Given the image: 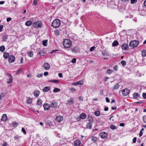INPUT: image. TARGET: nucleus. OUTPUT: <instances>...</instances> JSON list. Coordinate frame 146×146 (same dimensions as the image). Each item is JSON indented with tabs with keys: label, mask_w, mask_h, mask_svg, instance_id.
<instances>
[{
	"label": "nucleus",
	"mask_w": 146,
	"mask_h": 146,
	"mask_svg": "<svg viewBox=\"0 0 146 146\" xmlns=\"http://www.w3.org/2000/svg\"><path fill=\"white\" fill-rule=\"evenodd\" d=\"M109 79V78L108 77H106L105 78V79L104 80V81L105 82H106V81H107V79Z\"/></svg>",
	"instance_id": "nucleus-63"
},
{
	"label": "nucleus",
	"mask_w": 146,
	"mask_h": 146,
	"mask_svg": "<svg viewBox=\"0 0 146 146\" xmlns=\"http://www.w3.org/2000/svg\"><path fill=\"white\" fill-rule=\"evenodd\" d=\"M102 54L104 56H109V52L106 50H105L104 51L102 52Z\"/></svg>",
	"instance_id": "nucleus-19"
},
{
	"label": "nucleus",
	"mask_w": 146,
	"mask_h": 146,
	"mask_svg": "<svg viewBox=\"0 0 146 146\" xmlns=\"http://www.w3.org/2000/svg\"><path fill=\"white\" fill-rule=\"evenodd\" d=\"M5 48L4 46H1L0 47V51L1 52H4L5 50Z\"/></svg>",
	"instance_id": "nucleus-36"
},
{
	"label": "nucleus",
	"mask_w": 146,
	"mask_h": 146,
	"mask_svg": "<svg viewBox=\"0 0 146 146\" xmlns=\"http://www.w3.org/2000/svg\"><path fill=\"white\" fill-rule=\"evenodd\" d=\"M63 44L65 48H68L71 45L72 42L69 39H66L63 41Z\"/></svg>",
	"instance_id": "nucleus-2"
},
{
	"label": "nucleus",
	"mask_w": 146,
	"mask_h": 146,
	"mask_svg": "<svg viewBox=\"0 0 146 146\" xmlns=\"http://www.w3.org/2000/svg\"><path fill=\"white\" fill-rule=\"evenodd\" d=\"M42 25V22L40 21H37L33 23V26L35 28H41Z\"/></svg>",
	"instance_id": "nucleus-3"
},
{
	"label": "nucleus",
	"mask_w": 146,
	"mask_h": 146,
	"mask_svg": "<svg viewBox=\"0 0 146 146\" xmlns=\"http://www.w3.org/2000/svg\"><path fill=\"white\" fill-rule=\"evenodd\" d=\"M42 103V100L40 99H38L37 101L36 105L40 106L41 105Z\"/></svg>",
	"instance_id": "nucleus-23"
},
{
	"label": "nucleus",
	"mask_w": 146,
	"mask_h": 146,
	"mask_svg": "<svg viewBox=\"0 0 146 146\" xmlns=\"http://www.w3.org/2000/svg\"><path fill=\"white\" fill-rule=\"evenodd\" d=\"M11 19V18L10 17H9L7 19V22H9Z\"/></svg>",
	"instance_id": "nucleus-61"
},
{
	"label": "nucleus",
	"mask_w": 146,
	"mask_h": 146,
	"mask_svg": "<svg viewBox=\"0 0 146 146\" xmlns=\"http://www.w3.org/2000/svg\"><path fill=\"white\" fill-rule=\"evenodd\" d=\"M78 100L80 101H82L83 100V98L82 96L79 97Z\"/></svg>",
	"instance_id": "nucleus-55"
},
{
	"label": "nucleus",
	"mask_w": 146,
	"mask_h": 146,
	"mask_svg": "<svg viewBox=\"0 0 146 146\" xmlns=\"http://www.w3.org/2000/svg\"><path fill=\"white\" fill-rule=\"evenodd\" d=\"M15 60V57L13 55L10 56L9 58V61L10 63H12Z\"/></svg>",
	"instance_id": "nucleus-11"
},
{
	"label": "nucleus",
	"mask_w": 146,
	"mask_h": 146,
	"mask_svg": "<svg viewBox=\"0 0 146 146\" xmlns=\"http://www.w3.org/2000/svg\"><path fill=\"white\" fill-rule=\"evenodd\" d=\"M43 66L44 69L46 70H49L50 67V65L47 62H45Z\"/></svg>",
	"instance_id": "nucleus-10"
},
{
	"label": "nucleus",
	"mask_w": 146,
	"mask_h": 146,
	"mask_svg": "<svg viewBox=\"0 0 146 146\" xmlns=\"http://www.w3.org/2000/svg\"><path fill=\"white\" fill-rule=\"evenodd\" d=\"M43 107L45 110H48L50 107V104L45 103L43 105Z\"/></svg>",
	"instance_id": "nucleus-13"
},
{
	"label": "nucleus",
	"mask_w": 146,
	"mask_h": 146,
	"mask_svg": "<svg viewBox=\"0 0 146 146\" xmlns=\"http://www.w3.org/2000/svg\"><path fill=\"white\" fill-rule=\"evenodd\" d=\"M74 103V100L72 98H70L68 100L67 102V104L69 105H71Z\"/></svg>",
	"instance_id": "nucleus-17"
},
{
	"label": "nucleus",
	"mask_w": 146,
	"mask_h": 146,
	"mask_svg": "<svg viewBox=\"0 0 146 146\" xmlns=\"http://www.w3.org/2000/svg\"><path fill=\"white\" fill-rule=\"evenodd\" d=\"M86 117V114L84 113H82L80 115V117L82 119H85Z\"/></svg>",
	"instance_id": "nucleus-24"
},
{
	"label": "nucleus",
	"mask_w": 146,
	"mask_h": 146,
	"mask_svg": "<svg viewBox=\"0 0 146 146\" xmlns=\"http://www.w3.org/2000/svg\"><path fill=\"white\" fill-rule=\"evenodd\" d=\"M58 76L60 78H62V73H59L58 74Z\"/></svg>",
	"instance_id": "nucleus-62"
},
{
	"label": "nucleus",
	"mask_w": 146,
	"mask_h": 146,
	"mask_svg": "<svg viewBox=\"0 0 146 146\" xmlns=\"http://www.w3.org/2000/svg\"><path fill=\"white\" fill-rule=\"evenodd\" d=\"M119 43L117 40L114 41L112 44L113 46H116L118 45Z\"/></svg>",
	"instance_id": "nucleus-28"
},
{
	"label": "nucleus",
	"mask_w": 146,
	"mask_h": 146,
	"mask_svg": "<svg viewBox=\"0 0 146 146\" xmlns=\"http://www.w3.org/2000/svg\"><path fill=\"white\" fill-rule=\"evenodd\" d=\"M63 119V117L60 116H57L55 119L56 121L58 122H59L62 121Z\"/></svg>",
	"instance_id": "nucleus-15"
},
{
	"label": "nucleus",
	"mask_w": 146,
	"mask_h": 146,
	"mask_svg": "<svg viewBox=\"0 0 146 146\" xmlns=\"http://www.w3.org/2000/svg\"><path fill=\"white\" fill-rule=\"evenodd\" d=\"M3 28V26L2 25H0V32H1Z\"/></svg>",
	"instance_id": "nucleus-60"
},
{
	"label": "nucleus",
	"mask_w": 146,
	"mask_h": 146,
	"mask_svg": "<svg viewBox=\"0 0 146 146\" xmlns=\"http://www.w3.org/2000/svg\"><path fill=\"white\" fill-rule=\"evenodd\" d=\"M94 114L96 116H98L100 114V112L99 110H97L94 112Z\"/></svg>",
	"instance_id": "nucleus-32"
},
{
	"label": "nucleus",
	"mask_w": 146,
	"mask_h": 146,
	"mask_svg": "<svg viewBox=\"0 0 146 146\" xmlns=\"http://www.w3.org/2000/svg\"><path fill=\"white\" fill-rule=\"evenodd\" d=\"M13 126L14 127H16L18 125L19 123L17 122H14L13 123Z\"/></svg>",
	"instance_id": "nucleus-39"
},
{
	"label": "nucleus",
	"mask_w": 146,
	"mask_h": 146,
	"mask_svg": "<svg viewBox=\"0 0 146 146\" xmlns=\"http://www.w3.org/2000/svg\"><path fill=\"white\" fill-rule=\"evenodd\" d=\"M23 68H20L16 72V74H17L20 73L21 71L22 70Z\"/></svg>",
	"instance_id": "nucleus-43"
},
{
	"label": "nucleus",
	"mask_w": 146,
	"mask_h": 146,
	"mask_svg": "<svg viewBox=\"0 0 146 146\" xmlns=\"http://www.w3.org/2000/svg\"><path fill=\"white\" fill-rule=\"evenodd\" d=\"M7 143L6 142H5L2 145V146H7Z\"/></svg>",
	"instance_id": "nucleus-64"
},
{
	"label": "nucleus",
	"mask_w": 146,
	"mask_h": 146,
	"mask_svg": "<svg viewBox=\"0 0 146 146\" xmlns=\"http://www.w3.org/2000/svg\"><path fill=\"white\" fill-rule=\"evenodd\" d=\"M95 48V47L94 46H92L90 48V51L91 52L93 51Z\"/></svg>",
	"instance_id": "nucleus-50"
},
{
	"label": "nucleus",
	"mask_w": 146,
	"mask_h": 146,
	"mask_svg": "<svg viewBox=\"0 0 146 146\" xmlns=\"http://www.w3.org/2000/svg\"><path fill=\"white\" fill-rule=\"evenodd\" d=\"M50 87L49 86H46L44 88L43 91L44 92H47L50 90Z\"/></svg>",
	"instance_id": "nucleus-26"
},
{
	"label": "nucleus",
	"mask_w": 146,
	"mask_h": 146,
	"mask_svg": "<svg viewBox=\"0 0 146 146\" xmlns=\"http://www.w3.org/2000/svg\"><path fill=\"white\" fill-rule=\"evenodd\" d=\"M122 49L126 50L128 48V46L127 44L123 43L121 45Z\"/></svg>",
	"instance_id": "nucleus-16"
},
{
	"label": "nucleus",
	"mask_w": 146,
	"mask_h": 146,
	"mask_svg": "<svg viewBox=\"0 0 146 146\" xmlns=\"http://www.w3.org/2000/svg\"><path fill=\"white\" fill-rule=\"evenodd\" d=\"M8 36L7 35H6L4 36L2 38V40L4 41H6L7 40V39Z\"/></svg>",
	"instance_id": "nucleus-37"
},
{
	"label": "nucleus",
	"mask_w": 146,
	"mask_h": 146,
	"mask_svg": "<svg viewBox=\"0 0 146 146\" xmlns=\"http://www.w3.org/2000/svg\"><path fill=\"white\" fill-rule=\"evenodd\" d=\"M81 143V141L79 140H77L74 142V145L75 146H79Z\"/></svg>",
	"instance_id": "nucleus-18"
},
{
	"label": "nucleus",
	"mask_w": 146,
	"mask_h": 146,
	"mask_svg": "<svg viewBox=\"0 0 146 146\" xmlns=\"http://www.w3.org/2000/svg\"><path fill=\"white\" fill-rule=\"evenodd\" d=\"M143 132L142 131H140V133L139 134V137H141L142 135H143Z\"/></svg>",
	"instance_id": "nucleus-58"
},
{
	"label": "nucleus",
	"mask_w": 146,
	"mask_h": 146,
	"mask_svg": "<svg viewBox=\"0 0 146 146\" xmlns=\"http://www.w3.org/2000/svg\"><path fill=\"white\" fill-rule=\"evenodd\" d=\"M32 24V22L31 21H27L25 23V25L28 27L31 26Z\"/></svg>",
	"instance_id": "nucleus-22"
},
{
	"label": "nucleus",
	"mask_w": 146,
	"mask_h": 146,
	"mask_svg": "<svg viewBox=\"0 0 146 146\" xmlns=\"http://www.w3.org/2000/svg\"><path fill=\"white\" fill-rule=\"evenodd\" d=\"M110 127L111 129L113 130L117 128V127L116 126H115V125H111L110 126Z\"/></svg>",
	"instance_id": "nucleus-41"
},
{
	"label": "nucleus",
	"mask_w": 146,
	"mask_h": 146,
	"mask_svg": "<svg viewBox=\"0 0 146 146\" xmlns=\"http://www.w3.org/2000/svg\"><path fill=\"white\" fill-rule=\"evenodd\" d=\"M48 74V73L47 72H44V75L45 76H47Z\"/></svg>",
	"instance_id": "nucleus-56"
},
{
	"label": "nucleus",
	"mask_w": 146,
	"mask_h": 146,
	"mask_svg": "<svg viewBox=\"0 0 146 146\" xmlns=\"http://www.w3.org/2000/svg\"><path fill=\"white\" fill-rule=\"evenodd\" d=\"M113 70L116 71H117L118 70V66L117 65L114 66L113 67Z\"/></svg>",
	"instance_id": "nucleus-49"
},
{
	"label": "nucleus",
	"mask_w": 146,
	"mask_h": 146,
	"mask_svg": "<svg viewBox=\"0 0 146 146\" xmlns=\"http://www.w3.org/2000/svg\"><path fill=\"white\" fill-rule=\"evenodd\" d=\"M113 71V70L110 69H108L107 70L106 73L109 75H110L111 74Z\"/></svg>",
	"instance_id": "nucleus-29"
},
{
	"label": "nucleus",
	"mask_w": 146,
	"mask_h": 146,
	"mask_svg": "<svg viewBox=\"0 0 146 146\" xmlns=\"http://www.w3.org/2000/svg\"><path fill=\"white\" fill-rule=\"evenodd\" d=\"M27 102L29 104H31L32 102V99L30 98H28L27 100Z\"/></svg>",
	"instance_id": "nucleus-38"
},
{
	"label": "nucleus",
	"mask_w": 146,
	"mask_h": 146,
	"mask_svg": "<svg viewBox=\"0 0 146 146\" xmlns=\"http://www.w3.org/2000/svg\"><path fill=\"white\" fill-rule=\"evenodd\" d=\"M143 56L145 57L146 56V50H143L141 52Z\"/></svg>",
	"instance_id": "nucleus-40"
},
{
	"label": "nucleus",
	"mask_w": 146,
	"mask_h": 146,
	"mask_svg": "<svg viewBox=\"0 0 146 146\" xmlns=\"http://www.w3.org/2000/svg\"><path fill=\"white\" fill-rule=\"evenodd\" d=\"M36 51L40 56H43L45 53L43 49H40L39 48L37 49Z\"/></svg>",
	"instance_id": "nucleus-8"
},
{
	"label": "nucleus",
	"mask_w": 146,
	"mask_h": 146,
	"mask_svg": "<svg viewBox=\"0 0 146 146\" xmlns=\"http://www.w3.org/2000/svg\"><path fill=\"white\" fill-rule=\"evenodd\" d=\"M33 55V52L32 51H30L28 52V55L30 57H32Z\"/></svg>",
	"instance_id": "nucleus-34"
},
{
	"label": "nucleus",
	"mask_w": 146,
	"mask_h": 146,
	"mask_svg": "<svg viewBox=\"0 0 146 146\" xmlns=\"http://www.w3.org/2000/svg\"><path fill=\"white\" fill-rule=\"evenodd\" d=\"M76 58H73L71 60V62L72 63H75L76 62Z\"/></svg>",
	"instance_id": "nucleus-48"
},
{
	"label": "nucleus",
	"mask_w": 146,
	"mask_h": 146,
	"mask_svg": "<svg viewBox=\"0 0 146 146\" xmlns=\"http://www.w3.org/2000/svg\"><path fill=\"white\" fill-rule=\"evenodd\" d=\"M91 140L94 142H95L97 140V138L96 137L92 136L91 138Z\"/></svg>",
	"instance_id": "nucleus-33"
},
{
	"label": "nucleus",
	"mask_w": 146,
	"mask_h": 146,
	"mask_svg": "<svg viewBox=\"0 0 146 146\" xmlns=\"http://www.w3.org/2000/svg\"><path fill=\"white\" fill-rule=\"evenodd\" d=\"M8 75L11 78H9V80L7 81V83L8 84H10L12 82L13 80L12 78H11L12 76L10 74H8Z\"/></svg>",
	"instance_id": "nucleus-27"
},
{
	"label": "nucleus",
	"mask_w": 146,
	"mask_h": 146,
	"mask_svg": "<svg viewBox=\"0 0 146 146\" xmlns=\"http://www.w3.org/2000/svg\"><path fill=\"white\" fill-rule=\"evenodd\" d=\"M47 40H43L42 41V44L44 46H46L47 45Z\"/></svg>",
	"instance_id": "nucleus-42"
},
{
	"label": "nucleus",
	"mask_w": 146,
	"mask_h": 146,
	"mask_svg": "<svg viewBox=\"0 0 146 146\" xmlns=\"http://www.w3.org/2000/svg\"><path fill=\"white\" fill-rule=\"evenodd\" d=\"M40 94V92L39 90H35L34 92V95L35 97H38Z\"/></svg>",
	"instance_id": "nucleus-20"
},
{
	"label": "nucleus",
	"mask_w": 146,
	"mask_h": 146,
	"mask_svg": "<svg viewBox=\"0 0 146 146\" xmlns=\"http://www.w3.org/2000/svg\"><path fill=\"white\" fill-rule=\"evenodd\" d=\"M60 91V89L55 88L53 90V92L54 93L58 92H59Z\"/></svg>",
	"instance_id": "nucleus-35"
},
{
	"label": "nucleus",
	"mask_w": 146,
	"mask_h": 146,
	"mask_svg": "<svg viewBox=\"0 0 146 146\" xmlns=\"http://www.w3.org/2000/svg\"><path fill=\"white\" fill-rule=\"evenodd\" d=\"M129 90L127 89H125L122 91V94L124 96H126L129 93Z\"/></svg>",
	"instance_id": "nucleus-7"
},
{
	"label": "nucleus",
	"mask_w": 146,
	"mask_h": 146,
	"mask_svg": "<svg viewBox=\"0 0 146 146\" xmlns=\"http://www.w3.org/2000/svg\"><path fill=\"white\" fill-rule=\"evenodd\" d=\"M143 121L146 123V115L144 116L143 117Z\"/></svg>",
	"instance_id": "nucleus-47"
},
{
	"label": "nucleus",
	"mask_w": 146,
	"mask_h": 146,
	"mask_svg": "<svg viewBox=\"0 0 146 146\" xmlns=\"http://www.w3.org/2000/svg\"><path fill=\"white\" fill-rule=\"evenodd\" d=\"M83 84V81L82 80H80L72 84L73 85H82Z\"/></svg>",
	"instance_id": "nucleus-14"
},
{
	"label": "nucleus",
	"mask_w": 146,
	"mask_h": 146,
	"mask_svg": "<svg viewBox=\"0 0 146 146\" xmlns=\"http://www.w3.org/2000/svg\"><path fill=\"white\" fill-rule=\"evenodd\" d=\"M91 119L89 120V122L87 125V127L88 128L90 129L92 127V123L93 122V119L92 117H90Z\"/></svg>",
	"instance_id": "nucleus-6"
},
{
	"label": "nucleus",
	"mask_w": 146,
	"mask_h": 146,
	"mask_svg": "<svg viewBox=\"0 0 146 146\" xmlns=\"http://www.w3.org/2000/svg\"><path fill=\"white\" fill-rule=\"evenodd\" d=\"M107 133L105 132H102L100 134V136L102 139H105L107 136Z\"/></svg>",
	"instance_id": "nucleus-9"
},
{
	"label": "nucleus",
	"mask_w": 146,
	"mask_h": 146,
	"mask_svg": "<svg viewBox=\"0 0 146 146\" xmlns=\"http://www.w3.org/2000/svg\"><path fill=\"white\" fill-rule=\"evenodd\" d=\"M142 96L144 99L146 98V93H143V94Z\"/></svg>",
	"instance_id": "nucleus-53"
},
{
	"label": "nucleus",
	"mask_w": 146,
	"mask_h": 146,
	"mask_svg": "<svg viewBox=\"0 0 146 146\" xmlns=\"http://www.w3.org/2000/svg\"><path fill=\"white\" fill-rule=\"evenodd\" d=\"M121 63L124 66L126 64V62L125 61L123 60L121 62Z\"/></svg>",
	"instance_id": "nucleus-44"
},
{
	"label": "nucleus",
	"mask_w": 146,
	"mask_h": 146,
	"mask_svg": "<svg viewBox=\"0 0 146 146\" xmlns=\"http://www.w3.org/2000/svg\"><path fill=\"white\" fill-rule=\"evenodd\" d=\"M137 0H131V4H134L136 2Z\"/></svg>",
	"instance_id": "nucleus-52"
},
{
	"label": "nucleus",
	"mask_w": 146,
	"mask_h": 146,
	"mask_svg": "<svg viewBox=\"0 0 146 146\" xmlns=\"http://www.w3.org/2000/svg\"><path fill=\"white\" fill-rule=\"evenodd\" d=\"M7 120V116L6 114H4L2 117L1 120L4 121H5Z\"/></svg>",
	"instance_id": "nucleus-21"
},
{
	"label": "nucleus",
	"mask_w": 146,
	"mask_h": 146,
	"mask_svg": "<svg viewBox=\"0 0 146 146\" xmlns=\"http://www.w3.org/2000/svg\"><path fill=\"white\" fill-rule=\"evenodd\" d=\"M9 57V54L8 53L4 52L3 53V57L5 59H7Z\"/></svg>",
	"instance_id": "nucleus-25"
},
{
	"label": "nucleus",
	"mask_w": 146,
	"mask_h": 146,
	"mask_svg": "<svg viewBox=\"0 0 146 146\" xmlns=\"http://www.w3.org/2000/svg\"><path fill=\"white\" fill-rule=\"evenodd\" d=\"M141 12L142 13H144V14H142V15H145V14H146V11L144 10H142L141 11Z\"/></svg>",
	"instance_id": "nucleus-57"
},
{
	"label": "nucleus",
	"mask_w": 146,
	"mask_h": 146,
	"mask_svg": "<svg viewBox=\"0 0 146 146\" xmlns=\"http://www.w3.org/2000/svg\"><path fill=\"white\" fill-rule=\"evenodd\" d=\"M48 82H53L57 84L59 82V81L58 80H48Z\"/></svg>",
	"instance_id": "nucleus-31"
},
{
	"label": "nucleus",
	"mask_w": 146,
	"mask_h": 146,
	"mask_svg": "<svg viewBox=\"0 0 146 146\" xmlns=\"http://www.w3.org/2000/svg\"><path fill=\"white\" fill-rule=\"evenodd\" d=\"M137 139L136 137H134L133 139V142L134 143H135Z\"/></svg>",
	"instance_id": "nucleus-54"
},
{
	"label": "nucleus",
	"mask_w": 146,
	"mask_h": 146,
	"mask_svg": "<svg viewBox=\"0 0 146 146\" xmlns=\"http://www.w3.org/2000/svg\"><path fill=\"white\" fill-rule=\"evenodd\" d=\"M106 102H108V103H109L110 102V100L109 99L107 98V97H106Z\"/></svg>",
	"instance_id": "nucleus-59"
},
{
	"label": "nucleus",
	"mask_w": 146,
	"mask_h": 146,
	"mask_svg": "<svg viewBox=\"0 0 146 146\" xmlns=\"http://www.w3.org/2000/svg\"><path fill=\"white\" fill-rule=\"evenodd\" d=\"M61 23L60 20L58 19H55L52 23L51 26L54 28H57L60 25Z\"/></svg>",
	"instance_id": "nucleus-1"
},
{
	"label": "nucleus",
	"mask_w": 146,
	"mask_h": 146,
	"mask_svg": "<svg viewBox=\"0 0 146 146\" xmlns=\"http://www.w3.org/2000/svg\"><path fill=\"white\" fill-rule=\"evenodd\" d=\"M139 44V42L137 40H134L131 41L129 44V46L135 48L137 47Z\"/></svg>",
	"instance_id": "nucleus-4"
},
{
	"label": "nucleus",
	"mask_w": 146,
	"mask_h": 146,
	"mask_svg": "<svg viewBox=\"0 0 146 146\" xmlns=\"http://www.w3.org/2000/svg\"><path fill=\"white\" fill-rule=\"evenodd\" d=\"M72 53H76L79 52H80V49L78 46H76L70 49Z\"/></svg>",
	"instance_id": "nucleus-5"
},
{
	"label": "nucleus",
	"mask_w": 146,
	"mask_h": 146,
	"mask_svg": "<svg viewBox=\"0 0 146 146\" xmlns=\"http://www.w3.org/2000/svg\"><path fill=\"white\" fill-rule=\"evenodd\" d=\"M139 97V94L137 93H135L133 94V97L134 99H136Z\"/></svg>",
	"instance_id": "nucleus-30"
},
{
	"label": "nucleus",
	"mask_w": 146,
	"mask_h": 146,
	"mask_svg": "<svg viewBox=\"0 0 146 146\" xmlns=\"http://www.w3.org/2000/svg\"><path fill=\"white\" fill-rule=\"evenodd\" d=\"M22 131L25 134H26V131L24 128L22 127Z\"/></svg>",
	"instance_id": "nucleus-46"
},
{
	"label": "nucleus",
	"mask_w": 146,
	"mask_h": 146,
	"mask_svg": "<svg viewBox=\"0 0 146 146\" xmlns=\"http://www.w3.org/2000/svg\"><path fill=\"white\" fill-rule=\"evenodd\" d=\"M43 76V74H38L36 76L38 78H40L42 77Z\"/></svg>",
	"instance_id": "nucleus-51"
},
{
	"label": "nucleus",
	"mask_w": 146,
	"mask_h": 146,
	"mask_svg": "<svg viewBox=\"0 0 146 146\" xmlns=\"http://www.w3.org/2000/svg\"><path fill=\"white\" fill-rule=\"evenodd\" d=\"M50 104L51 107L54 108H56L58 106L57 102L54 101H53V102H51Z\"/></svg>",
	"instance_id": "nucleus-12"
},
{
	"label": "nucleus",
	"mask_w": 146,
	"mask_h": 146,
	"mask_svg": "<svg viewBox=\"0 0 146 146\" xmlns=\"http://www.w3.org/2000/svg\"><path fill=\"white\" fill-rule=\"evenodd\" d=\"M119 85H118V84H115V86H114V88H113V89H115V90H116V89H118L119 87Z\"/></svg>",
	"instance_id": "nucleus-45"
}]
</instances>
